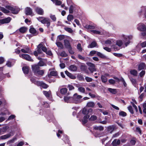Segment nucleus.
<instances>
[{
  "instance_id": "f257e3e1",
  "label": "nucleus",
  "mask_w": 146,
  "mask_h": 146,
  "mask_svg": "<svg viewBox=\"0 0 146 146\" xmlns=\"http://www.w3.org/2000/svg\"><path fill=\"white\" fill-rule=\"evenodd\" d=\"M37 19L43 24H46L47 28H48L50 25V20L48 18L42 17H39L36 18Z\"/></svg>"
},
{
  "instance_id": "f03ea898",
  "label": "nucleus",
  "mask_w": 146,
  "mask_h": 146,
  "mask_svg": "<svg viewBox=\"0 0 146 146\" xmlns=\"http://www.w3.org/2000/svg\"><path fill=\"white\" fill-rule=\"evenodd\" d=\"M82 98V96H81L75 93L72 97L73 102L75 104L80 103L82 101V100L81 99Z\"/></svg>"
},
{
  "instance_id": "7ed1b4c3",
  "label": "nucleus",
  "mask_w": 146,
  "mask_h": 146,
  "mask_svg": "<svg viewBox=\"0 0 146 146\" xmlns=\"http://www.w3.org/2000/svg\"><path fill=\"white\" fill-rule=\"evenodd\" d=\"M121 37V38L125 42L126 46H127L129 44L130 42L129 40L132 38V36H127L124 35H122Z\"/></svg>"
},
{
  "instance_id": "20e7f679",
  "label": "nucleus",
  "mask_w": 146,
  "mask_h": 146,
  "mask_svg": "<svg viewBox=\"0 0 146 146\" xmlns=\"http://www.w3.org/2000/svg\"><path fill=\"white\" fill-rule=\"evenodd\" d=\"M19 56L23 59L27 60L31 62L33 61V60L31 58V57L28 54H20Z\"/></svg>"
},
{
  "instance_id": "39448f33",
  "label": "nucleus",
  "mask_w": 146,
  "mask_h": 146,
  "mask_svg": "<svg viewBox=\"0 0 146 146\" xmlns=\"http://www.w3.org/2000/svg\"><path fill=\"white\" fill-rule=\"evenodd\" d=\"M137 29L141 31H146V26L143 23H140L137 25Z\"/></svg>"
},
{
  "instance_id": "423d86ee",
  "label": "nucleus",
  "mask_w": 146,
  "mask_h": 146,
  "mask_svg": "<svg viewBox=\"0 0 146 146\" xmlns=\"http://www.w3.org/2000/svg\"><path fill=\"white\" fill-rule=\"evenodd\" d=\"M88 65L89 66L88 69L91 72H93L94 71H96L95 65L91 63H88Z\"/></svg>"
},
{
  "instance_id": "0eeeda50",
  "label": "nucleus",
  "mask_w": 146,
  "mask_h": 146,
  "mask_svg": "<svg viewBox=\"0 0 146 146\" xmlns=\"http://www.w3.org/2000/svg\"><path fill=\"white\" fill-rule=\"evenodd\" d=\"M21 51L22 52L25 53L30 54L31 52L30 48L27 46H26L23 48H22Z\"/></svg>"
},
{
  "instance_id": "6e6552de",
  "label": "nucleus",
  "mask_w": 146,
  "mask_h": 146,
  "mask_svg": "<svg viewBox=\"0 0 146 146\" xmlns=\"http://www.w3.org/2000/svg\"><path fill=\"white\" fill-rule=\"evenodd\" d=\"M13 135L14 133L13 132H11L8 134L1 136L0 138L2 139H5L9 138L11 136H13Z\"/></svg>"
},
{
  "instance_id": "1a4fd4ad",
  "label": "nucleus",
  "mask_w": 146,
  "mask_h": 146,
  "mask_svg": "<svg viewBox=\"0 0 146 146\" xmlns=\"http://www.w3.org/2000/svg\"><path fill=\"white\" fill-rule=\"evenodd\" d=\"M11 18L8 17L4 19L0 20V23L2 24L9 23L11 20Z\"/></svg>"
},
{
  "instance_id": "9d476101",
  "label": "nucleus",
  "mask_w": 146,
  "mask_h": 146,
  "mask_svg": "<svg viewBox=\"0 0 146 146\" xmlns=\"http://www.w3.org/2000/svg\"><path fill=\"white\" fill-rule=\"evenodd\" d=\"M33 71L36 75H37V72L40 70V67L37 65H35L32 66Z\"/></svg>"
},
{
  "instance_id": "9b49d317",
  "label": "nucleus",
  "mask_w": 146,
  "mask_h": 146,
  "mask_svg": "<svg viewBox=\"0 0 146 146\" xmlns=\"http://www.w3.org/2000/svg\"><path fill=\"white\" fill-rule=\"evenodd\" d=\"M64 100L65 102L67 103H71L73 102L72 97L69 96H66L64 97Z\"/></svg>"
},
{
  "instance_id": "f8f14e48",
  "label": "nucleus",
  "mask_w": 146,
  "mask_h": 146,
  "mask_svg": "<svg viewBox=\"0 0 146 146\" xmlns=\"http://www.w3.org/2000/svg\"><path fill=\"white\" fill-rule=\"evenodd\" d=\"M146 66L145 63H142L139 64L138 66V69L139 70H142L146 69Z\"/></svg>"
},
{
  "instance_id": "ddd939ff",
  "label": "nucleus",
  "mask_w": 146,
  "mask_h": 146,
  "mask_svg": "<svg viewBox=\"0 0 146 146\" xmlns=\"http://www.w3.org/2000/svg\"><path fill=\"white\" fill-rule=\"evenodd\" d=\"M37 83L38 84L37 85L38 86H41L43 88H47L48 87V85L42 82H37Z\"/></svg>"
},
{
  "instance_id": "4468645a",
  "label": "nucleus",
  "mask_w": 146,
  "mask_h": 146,
  "mask_svg": "<svg viewBox=\"0 0 146 146\" xmlns=\"http://www.w3.org/2000/svg\"><path fill=\"white\" fill-rule=\"evenodd\" d=\"M64 45L67 48H70L71 46L70 43L69 41L67 39L64 40Z\"/></svg>"
},
{
  "instance_id": "2eb2a0df",
  "label": "nucleus",
  "mask_w": 146,
  "mask_h": 146,
  "mask_svg": "<svg viewBox=\"0 0 146 146\" xmlns=\"http://www.w3.org/2000/svg\"><path fill=\"white\" fill-rule=\"evenodd\" d=\"M65 72L67 75L70 78L72 79H75L76 78V77L75 76L72 75L68 71H66Z\"/></svg>"
},
{
  "instance_id": "dca6fc26",
  "label": "nucleus",
  "mask_w": 146,
  "mask_h": 146,
  "mask_svg": "<svg viewBox=\"0 0 146 146\" xmlns=\"http://www.w3.org/2000/svg\"><path fill=\"white\" fill-rule=\"evenodd\" d=\"M95 105V103L94 102L90 101L87 103L86 106L88 107L93 108Z\"/></svg>"
},
{
  "instance_id": "f3484780",
  "label": "nucleus",
  "mask_w": 146,
  "mask_h": 146,
  "mask_svg": "<svg viewBox=\"0 0 146 146\" xmlns=\"http://www.w3.org/2000/svg\"><path fill=\"white\" fill-rule=\"evenodd\" d=\"M97 46L96 42L95 41H93L88 46V48H93L95 47H98Z\"/></svg>"
},
{
  "instance_id": "a211bd4d",
  "label": "nucleus",
  "mask_w": 146,
  "mask_h": 146,
  "mask_svg": "<svg viewBox=\"0 0 146 146\" xmlns=\"http://www.w3.org/2000/svg\"><path fill=\"white\" fill-rule=\"evenodd\" d=\"M90 117L89 115H85L83 119L82 120V122L83 124H85L88 121V119Z\"/></svg>"
},
{
  "instance_id": "6ab92c4d",
  "label": "nucleus",
  "mask_w": 146,
  "mask_h": 146,
  "mask_svg": "<svg viewBox=\"0 0 146 146\" xmlns=\"http://www.w3.org/2000/svg\"><path fill=\"white\" fill-rule=\"evenodd\" d=\"M77 68L76 66L74 65L70 66L69 68L70 70L72 71H76L77 70Z\"/></svg>"
},
{
  "instance_id": "aec40b11",
  "label": "nucleus",
  "mask_w": 146,
  "mask_h": 146,
  "mask_svg": "<svg viewBox=\"0 0 146 146\" xmlns=\"http://www.w3.org/2000/svg\"><path fill=\"white\" fill-rule=\"evenodd\" d=\"M42 46V44L40 43L38 44L37 46V51L39 54H41L42 52L41 48Z\"/></svg>"
},
{
  "instance_id": "412c9836",
  "label": "nucleus",
  "mask_w": 146,
  "mask_h": 146,
  "mask_svg": "<svg viewBox=\"0 0 146 146\" xmlns=\"http://www.w3.org/2000/svg\"><path fill=\"white\" fill-rule=\"evenodd\" d=\"M9 128L8 126H6L2 128H0L2 133L6 132V131Z\"/></svg>"
},
{
  "instance_id": "4be33fe9",
  "label": "nucleus",
  "mask_w": 146,
  "mask_h": 146,
  "mask_svg": "<svg viewBox=\"0 0 146 146\" xmlns=\"http://www.w3.org/2000/svg\"><path fill=\"white\" fill-rule=\"evenodd\" d=\"M25 13L27 15H30L32 16L34 15L32 10H26Z\"/></svg>"
},
{
  "instance_id": "5701e85b",
  "label": "nucleus",
  "mask_w": 146,
  "mask_h": 146,
  "mask_svg": "<svg viewBox=\"0 0 146 146\" xmlns=\"http://www.w3.org/2000/svg\"><path fill=\"white\" fill-rule=\"evenodd\" d=\"M22 70L24 74H27L28 73L29 69L28 67H24L23 68Z\"/></svg>"
},
{
  "instance_id": "b1692460",
  "label": "nucleus",
  "mask_w": 146,
  "mask_h": 146,
  "mask_svg": "<svg viewBox=\"0 0 146 146\" xmlns=\"http://www.w3.org/2000/svg\"><path fill=\"white\" fill-rule=\"evenodd\" d=\"M78 91L82 93L86 94H87V93H85V89L84 88L82 87H80L78 88Z\"/></svg>"
},
{
  "instance_id": "393cba45",
  "label": "nucleus",
  "mask_w": 146,
  "mask_h": 146,
  "mask_svg": "<svg viewBox=\"0 0 146 146\" xmlns=\"http://www.w3.org/2000/svg\"><path fill=\"white\" fill-rule=\"evenodd\" d=\"M68 90L66 88H62L60 90V92L62 94H65L67 92Z\"/></svg>"
},
{
  "instance_id": "a878e982",
  "label": "nucleus",
  "mask_w": 146,
  "mask_h": 146,
  "mask_svg": "<svg viewBox=\"0 0 146 146\" xmlns=\"http://www.w3.org/2000/svg\"><path fill=\"white\" fill-rule=\"evenodd\" d=\"M27 30V28L25 27H21L19 29L20 32L22 33H24L26 32Z\"/></svg>"
},
{
  "instance_id": "bb28decb",
  "label": "nucleus",
  "mask_w": 146,
  "mask_h": 146,
  "mask_svg": "<svg viewBox=\"0 0 146 146\" xmlns=\"http://www.w3.org/2000/svg\"><path fill=\"white\" fill-rule=\"evenodd\" d=\"M94 129L96 130H99L100 131H101L103 130L104 127L102 126H96L94 127Z\"/></svg>"
},
{
  "instance_id": "cd10ccee",
  "label": "nucleus",
  "mask_w": 146,
  "mask_h": 146,
  "mask_svg": "<svg viewBox=\"0 0 146 146\" xmlns=\"http://www.w3.org/2000/svg\"><path fill=\"white\" fill-rule=\"evenodd\" d=\"M96 27V26L95 25H86L84 27H85L87 29H95Z\"/></svg>"
},
{
  "instance_id": "c85d7f7f",
  "label": "nucleus",
  "mask_w": 146,
  "mask_h": 146,
  "mask_svg": "<svg viewBox=\"0 0 146 146\" xmlns=\"http://www.w3.org/2000/svg\"><path fill=\"white\" fill-rule=\"evenodd\" d=\"M56 44L57 46L59 47L60 49H62L63 48V46L62 44L60 42H56Z\"/></svg>"
},
{
  "instance_id": "c756f323",
  "label": "nucleus",
  "mask_w": 146,
  "mask_h": 146,
  "mask_svg": "<svg viewBox=\"0 0 146 146\" xmlns=\"http://www.w3.org/2000/svg\"><path fill=\"white\" fill-rule=\"evenodd\" d=\"M50 17L53 21H56V18L55 15L50 14Z\"/></svg>"
},
{
  "instance_id": "7c9ffc66",
  "label": "nucleus",
  "mask_w": 146,
  "mask_h": 146,
  "mask_svg": "<svg viewBox=\"0 0 146 146\" xmlns=\"http://www.w3.org/2000/svg\"><path fill=\"white\" fill-rule=\"evenodd\" d=\"M35 11L36 13L39 15H43L44 13V12L43 10H35Z\"/></svg>"
},
{
  "instance_id": "2f4dec72",
  "label": "nucleus",
  "mask_w": 146,
  "mask_h": 146,
  "mask_svg": "<svg viewBox=\"0 0 146 146\" xmlns=\"http://www.w3.org/2000/svg\"><path fill=\"white\" fill-rule=\"evenodd\" d=\"M108 90L110 92L113 94H115L117 92L116 90V89L109 88Z\"/></svg>"
},
{
  "instance_id": "473e14b6",
  "label": "nucleus",
  "mask_w": 146,
  "mask_h": 146,
  "mask_svg": "<svg viewBox=\"0 0 146 146\" xmlns=\"http://www.w3.org/2000/svg\"><path fill=\"white\" fill-rule=\"evenodd\" d=\"M130 73L134 76H137V72L135 70H131L130 71Z\"/></svg>"
},
{
  "instance_id": "72a5a7b5",
  "label": "nucleus",
  "mask_w": 146,
  "mask_h": 146,
  "mask_svg": "<svg viewBox=\"0 0 146 146\" xmlns=\"http://www.w3.org/2000/svg\"><path fill=\"white\" fill-rule=\"evenodd\" d=\"M130 80L134 86H135L136 85L137 81L136 79L131 78H130Z\"/></svg>"
},
{
  "instance_id": "f704fd0d",
  "label": "nucleus",
  "mask_w": 146,
  "mask_h": 146,
  "mask_svg": "<svg viewBox=\"0 0 146 146\" xmlns=\"http://www.w3.org/2000/svg\"><path fill=\"white\" fill-rule=\"evenodd\" d=\"M101 79L102 81L104 83H105L107 81V79L105 76L103 75L101 77Z\"/></svg>"
},
{
  "instance_id": "c9c22d12",
  "label": "nucleus",
  "mask_w": 146,
  "mask_h": 146,
  "mask_svg": "<svg viewBox=\"0 0 146 146\" xmlns=\"http://www.w3.org/2000/svg\"><path fill=\"white\" fill-rule=\"evenodd\" d=\"M30 32L32 34H35L36 33V31L34 28H31L29 29Z\"/></svg>"
},
{
  "instance_id": "e433bc0d",
  "label": "nucleus",
  "mask_w": 146,
  "mask_h": 146,
  "mask_svg": "<svg viewBox=\"0 0 146 146\" xmlns=\"http://www.w3.org/2000/svg\"><path fill=\"white\" fill-rule=\"evenodd\" d=\"M97 54L98 56L102 58H106V56L104 55L99 52H97Z\"/></svg>"
},
{
  "instance_id": "4c0bfd02",
  "label": "nucleus",
  "mask_w": 146,
  "mask_h": 146,
  "mask_svg": "<svg viewBox=\"0 0 146 146\" xmlns=\"http://www.w3.org/2000/svg\"><path fill=\"white\" fill-rule=\"evenodd\" d=\"M35 78L31 77L30 79L31 81L33 83H34L35 84L38 85V84L37 82H39V81H36L35 79Z\"/></svg>"
},
{
  "instance_id": "58836bf2",
  "label": "nucleus",
  "mask_w": 146,
  "mask_h": 146,
  "mask_svg": "<svg viewBox=\"0 0 146 146\" xmlns=\"http://www.w3.org/2000/svg\"><path fill=\"white\" fill-rule=\"evenodd\" d=\"M114 130V128L113 127L109 126L108 127V130L110 133H111Z\"/></svg>"
},
{
  "instance_id": "ea45409f",
  "label": "nucleus",
  "mask_w": 146,
  "mask_h": 146,
  "mask_svg": "<svg viewBox=\"0 0 146 146\" xmlns=\"http://www.w3.org/2000/svg\"><path fill=\"white\" fill-rule=\"evenodd\" d=\"M119 116H122L123 117H125L127 115L126 113L122 111H120L119 113Z\"/></svg>"
},
{
  "instance_id": "a19ab883",
  "label": "nucleus",
  "mask_w": 146,
  "mask_h": 146,
  "mask_svg": "<svg viewBox=\"0 0 146 146\" xmlns=\"http://www.w3.org/2000/svg\"><path fill=\"white\" fill-rule=\"evenodd\" d=\"M123 44V42L121 40H118L116 41V44L119 46H121Z\"/></svg>"
},
{
  "instance_id": "79ce46f5",
  "label": "nucleus",
  "mask_w": 146,
  "mask_h": 146,
  "mask_svg": "<svg viewBox=\"0 0 146 146\" xmlns=\"http://www.w3.org/2000/svg\"><path fill=\"white\" fill-rule=\"evenodd\" d=\"M77 49L80 52H82V48L81 44L80 43L78 44L77 46Z\"/></svg>"
},
{
  "instance_id": "37998d69",
  "label": "nucleus",
  "mask_w": 146,
  "mask_h": 146,
  "mask_svg": "<svg viewBox=\"0 0 146 146\" xmlns=\"http://www.w3.org/2000/svg\"><path fill=\"white\" fill-rule=\"evenodd\" d=\"M37 65H38L39 66H45V64L44 62H43L42 60H40L38 63Z\"/></svg>"
},
{
  "instance_id": "c03bdc74",
  "label": "nucleus",
  "mask_w": 146,
  "mask_h": 146,
  "mask_svg": "<svg viewBox=\"0 0 146 146\" xmlns=\"http://www.w3.org/2000/svg\"><path fill=\"white\" fill-rule=\"evenodd\" d=\"M5 7L7 9H15L16 8H15L13 7V6L11 5H7L5 6Z\"/></svg>"
},
{
  "instance_id": "a18cd8bd",
  "label": "nucleus",
  "mask_w": 146,
  "mask_h": 146,
  "mask_svg": "<svg viewBox=\"0 0 146 146\" xmlns=\"http://www.w3.org/2000/svg\"><path fill=\"white\" fill-rule=\"evenodd\" d=\"M127 108L131 113L132 114H133L134 113V111H133L132 107L131 106H130L128 107Z\"/></svg>"
},
{
  "instance_id": "49530a36",
  "label": "nucleus",
  "mask_w": 146,
  "mask_h": 146,
  "mask_svg": "<svg viewBox=\"0 0 146 146\" xmlns=\"http://www.w3.org/2000/svg\"><path fill=\"white\" fill-rule=\"evenodd\" d=\"M67 19L69 21H71L73 19V17L72 15H69L68 16Z\"/></svg>"
},
{
  "instance_id": "de8ad7c7",
  "label": "nucleus",
  "mask_w": 146,
  "mask_h": 146,
  "mask_svg": "<svg viewBox=\"0 0 146 146\" xmlns=\"http://www.w3.org/2000/svg\"><path fill=\"white\" fill-rule=\"evenodd\" d=\"M60 55L61 56L65 57L67 56V54L64 51H63L60 53Z\"/></svg>"
},
{
  "instance_id": "09e8293b",
  "label": "nucleus",
  "mask_w": 146,
  "mask_h": 146,
  "mask_svg": "<svg viewBox=\"0 0 146 146\" xmlns=\"http://www.w3.org/2000/svg\"><path fill=\"white\" fill-rule=\"evenodd\" d=\"M64 29L66 31L70 33H71L73 32L72 29L70 28H65Z\"/></svg>"
},
{
  "instance_id": "8fccbe9b",
  "label": "nucleus",
  "mask_w": 146,
  "mask_h": 146,
  "mask_svg": "<svg viewBox=\"0 0 146 146\" xmlns=\"http://www.w3.org/2000/svg\"><path fill=\"white\" fill-rule=\"evenodd\" d=\"M96 119V116L94 115H93L91 116V117L89 118V120L91 121H94Z\"/></svg>"
},
{
  "instance_id": "3c124183",
  "label": "nucleus",
  "mask_w": 146,
  "mask_h": 146,
  "mask_svg": "<svg viewBox=\"0 0 146 146\" xmlns=\"http://www.w3.org/2000/svg\"><path fill=\"white\" fill-rule=\"evenodd\" d=\"M77 6L74 4H73L70 7V9H74L77 8Z\"/></svg>"
},
{
  "instance_id": "603ef678",
  "label": "nucleus",
  "mask_w": 146,
  "mask_h": 146,
  "mask_svg": "<svg viewBox=\"0 0 146 146\" xmlns=\"http://www.w3.org/2000/svg\"><path fill=\"white\" fill-rule=\"evenodd\" d=\"M82 113H83L85 115H88V111H87V110L85 108H84L82 111Z\"/></svg>"
},
{
  "instance_id": "864d4df0",
  "label": "nucleus",
  "mask_w": 146,
  "mask_h": 146,
  "mask_svg": "<svg viewBox=\"0 0 146 146\" xmlns=\"http://www.w3.org/2000/svg\"><path fill=\"white\" fill-rule=\"evenodd\" d=\"M44 70H40L38 71L37 72V74H38L41 75H42L44 73Z\"/></svg>"
},
{
  "instance_id": "5fc2aeb1",
  "label": "nucleus",
  "mask_w": 146,
  "mask_h": 146,
  "mask_svg": "<svg viewBox=\"0 0 146 146\" xmlns=\"http://www.w3.org/2000/svg\"><path fill=\"white\" fill-rule=\"evenodd\" d=\"M16 139L17 138L15 137H14L12 139L8 141L7 143L10 144L12 143H13Z\"/></svg>"
},
{
  "instance_id": "6e6d98bb",
  "label": "nucleus",
  "mask_w": 146,
  "mask_h": 146,
  "mask_svg": "<svg viewBox=\"0 0 146 146\" xmlns=\"http://www.w3.org/2000/svg\"><path fill=\"white\" fill-rule=\"evenodd\" d=\"M11 11V12L12 13L16 14L18 13L19 11L18 10H9Z\"/></svg>"
},
{
  "instance_id": "4d7b16f0",
  "label": "nucleus",
  "mask_w": 146,
  "mask_h": 146,
  "mask_svg": "<svg viewBox=\"0 0 146 146\" xmlns=\"http://www.w3.org/2000/svg\"><path fill=\"white\" fill-rule=\"evenodd\" d=\"M131 103L132 104L133 107L135 109L136 111L137 112L138 111V109L137 106L134 104V103L132 102H131Z\"/></svg>"
},
{
  "instance_id": "13d9d810",
  "label": "nucleus",
  "mask_w": 146,
  "mask_h": 146,
  "mask_svg": "<svg viewBox=\"0 0 146 146\" xmlns=\"http://www.w3.org/2000/svg\"><path fill=\"white\" fill-rule=\"evenodd\" d=\"M143 112L146 113V102L144 103L143 105Z\"/></svg>"
},
{
  "instance_id": "bf43d9fd",
  "label": "nucleus",
  "mask_w": 146,
  "mask_h": 146,
  "mask_svg": "<svg viewBox=\"0 0 146 146\" xmlns=\"http://www.w3.org/2000/svg\"><path fill=\"white\" fill-rule=\"evenodd\" d=\"M15 117V115H13L9 116L7 121H9L11 120H12L13 119H14Z\"/></svg>"
},
{
  "instance_id": "052dcab7",
  "label": "nucleus",
  "mask_w": 146,
  "mask_h": 146,
  "mask_svg": "<svg viewBox=\"0 0 146 146\" xmlns=\"http://www.w3.org/2000/svg\"><path fill=\"white\" fill-rule=\"evenodd\" d=\"M50 75L53 76H56L57 75V73L56 72L53 71L50 72Z\"/></svg>"
},
{
  "instance_id": "680f3d73",
  "label": "nucleus",
  "mask_w": 146,
  "mask_h": 146,
  "mask_svg": "<svg viewBox=\"0 0 146 146\" xmlns=\"http://www.w3.org/2000/svg\"><path fill=\"white\" fill-rule=\"evenodd\" d=\"M91 31L95 34H98L99 35L101 34V32L98 31L93 30Z\"/></svg>"
},
{
  "instance_id": "e2e57ef3",
  "label": "nucleus",
  "mask_w": 146,
  "mask_h": 146,
  "mask_svg": "<svg viewBox=\"0 0 146 146\" xmlns=\"http://www.w3.org/2000/svg\"><path fill=\"white\" fill-rule=\"evenodd\" d=\"M85 79L87 82H90L92 81V79L86 76L85 77Z\"/></svg>"
},
{
  "instance_id": "0e129e2a",
  "label": "nucleus",
  "mask_w": 146,
  "mask_h": 146,
  "mask_svg": "<svg viewBox=\"0 0 146 146\" xmlns=\"http://www.w3.org/2000/svg\"><path fill=\"white\" fill-rule=\"evenodd\" d=\"M144 93H142L140 96L139 97V100L141 101L143 98V97L144 96Z\"/></svg>"
},
{
  "instance_id": "69168bd1",
  "label": "nucleus",
  "mask_w": 146,
  "mask_h": 146,
  "mask_svg": "<svg viewBox=\"0 0 146 146\" xmlns=\"http://www.w3.org/2000/svg\"><path fill=\"white\" fill-rule=\"evenodd\" d=\"M54 3L56 5H60L61 4V2L58 0H56Z\"/></svg>"
},
{
  "instance_id": "338daca9",
  "label": "nucleus",
  "mask_w": 146,
  "mask_h": 146,
  "mask_svg": "<svg viewBox=\"0 0 146 146\" xmlns=\"http://www.w3.org/2000/svg\"><path fill=\"white\" fill-rule=\"evenodd\" d=\"M141 36L146 38V31H143L141 33Z\"/></svg>"
},
{
  "instance_id": "774afa93",
  "label": "nucleus",
  "mask_w": 146,
  "mask_h": 146,
  "mask_svg": "<svg viewBox=\"0 0 146 146\" xmlns=\"http://www.w3.org/2000/svg\"><path fill=\"white\" fill-rule=\"evenodd\" d=\"M43 106L44 107L48 108L49 106V104L46 102H44L43 104Z\"/></svg>"
}]
</instances>
